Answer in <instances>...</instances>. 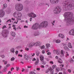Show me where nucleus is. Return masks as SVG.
<instances>
[{"label": "nucleus", "mask_w": 74, "mask_h": 74, "mask_svg": "<svg viewBox=\"0 0 74 74\" xmlns=\"http://www.w3.org/2000/svg\"><path fill=\"white\" fill-rule=\"evenodd\" d=\"M73 14L72 12H65L64 16L65 18L64 21H66V25L68 26H72L74 24V17H73Z\"/></svg>", "instance_id": "1"}, {"label": "nucleus", "mask_w": 74, "mask_h": 74, "mask_svg": "<svg viewBox=\"0 0 74 74\" xmlns=\"http://www.w3.org/2000/svg\"><path fill=\"white\" fill-rule=\"evenodd\" d=\"M48 23L47 21H44L42 22L40 25L38 23H36L33 25L32 27V29L34 30H37L38 28H45L48 26Z\"/></svg>", "instance_id": "2"}, {"label": "nucleus", "mask_w": 74, "mask_h": 74, "mask_svg": "<svg viewBox=\"0 0 74 74\" xmlns=\"http://www.w3.org/2000/svg\"><path fill=\"white\" fill-rule=\"evenodd\" d=\"M13 16L15 18H16L17 20H21V16L22 14L20 12H16L13 14Z\"/></svg>", "instance_id": "3"}, {"label": "nucleus", "mask_w": 74, "mask_h": 74, "mask_svg": "<svg viewBox=\"0 0 74 74\" xmlns=\"http://www.w3.org/2000/svg\"><path fill=\"white\" fill-rule=\"evenodd\" d=\"M15 8L18 11H21L23 9V5L21 3H16L15 5Z\"/></svg>", "instance_id": "4"}, {"label": "nucleus", "mask_w": 74, "mask_h": 74, "mask_svg": "<svg viewBox=\"0 0 74 74\" xmlns=\"http://www.w3.org/2000/svg\"><path fill=\"white\" fill-rule=\"evenodd\" d=\"M62 11V8L61 7H56L54 10L53 12L56 14H59L60 12Z\"/></svg>", "instance_id": "5"}, {"label": "nucleus", "mask_w": 74, "mask_h": 74, "mask_svg": "<svg viewBox=\"0 0 74 74\" xmlns=\"http://www.w3.org/2000/svg\"><path fill=\"white\" fill-rule=\"evenodd\" d=\"M8 33L6 31H3L2 32V36L3 37H7L8 36Z\"/></svg>", "instance_id": "6"}, {"label": "nucleus", "mask_w": 74, "mask_h": 74, "mask_svg": "<svg viewBox=\"0 0 74 74\" xmlns=\"http://www.w3.org/2000/svg\"><path fill=\"white\" fill-rule=\"evenodd\" d=\"M50 1L52 4H56L58 3L59 0H50Z\"/></svg>", "instance_id": "7"}, {"label": "nucleus", "mask_w": 74, "mask_h": 74, "mask_svg": "<svg viewBox=\"0 0 74 74\" xmlns=\"http://www.w3.org/2000/svg\"><path fill=\"white\" fill-rule=\"evenodd\" d=\"M5 15V12L2 10H0V17L2 18Z\"/></svg>", "instance_id": "8"}, {"label": "nucleus", "mask_w": 74, "mask_h": 74, "mask_svg": "<svg viewBox=\"0 0 74 74\" xmlns=\"http://www.w3.org/2000/svg\"><path fill=\"white\" fill-rule=\"evenodd\" d=\"M69 34L70 35L74 36V29H71L69 32Z\"/></svg>", "instance_id": "9"}, {"label": "nucleus", "mask_w": 74, "mask_h": 74, "mask_svg": "<svg viewBox=\"0 0 74 74\" xmlns=\"http://www.w3.org/2000/svg\"><path fill=\"white\" fill-rule=\"evenodd\" d=\"M34 46L36 47H37V46H39V45H40L41 44V42L40 41L37 42L35 43H34Z\"/></svg>", "instance_id": "10"}, {"label": "nucleus", "mask_w": 74, "mask_h": 74, "mask_svg": "<svg viewBox=\"0 0 74 74\" xmlns=\"http://www.w3.org/2000/svg\"><path fill=\"white\" fill-rule=\"evenodd\" d=\"M34 45V43L33 42H32L28 46V48H32Z\"/></svg>", "instance_id": "11"}, {"label": "nucleus", "mask_w": 74, "mask_h": 74, "mask_svg": "<svg viewBox=\"0 0 74 74\" xmlns=\"http://www.w3.org/2000/svg\"><path fill=\"white\" fill-rule=\"evenodd\" d=\"M65 52L64 51V52L63 50H61L60 52L61 54V55L60 56L61 57H63L64 56V54Z\"/></svg>", "instance_id": "12"}, {"label": "nucleus", "mask_w": 74, "mask_h": 74, "mask_svg": "<svg viewBox=\"0 0 74 74\" xmlns=\"http://www.w3.org/2000/svg\"><path fill=\"white\" fill-rule=\"evenodd\" d=\"M39 34H40L39 32L38 31H36L34 32V36H38Z\"/></svg>", "instance_id": "13"}, {"label": "nucleus", "mask_w": 74, "mask_h": 74, "mask_svg": "<svg viewBox=\"0 0 74 74\" xmlns=\"http://www.w3.org/2000/svg\"><path fill=\"white\" fill-rule=\"evenodd\" d=\"M24 56L25 57V58L26 60H29V57H28V56L26 54H24Z\"/></svg>", "instance_id": "14"}, {"label": "nucleus", "mask_w": 74, "mask_h": 74, "mask_svg": "<svg viewBox=\"0 0 74 74\" xmlns=\"http://www.w3.org/2000/svg\"><path fill=\"white\" fill-rule=\"evenodd\" d=\"M11 34L13 37H14L15 36V33L13 31H12L11 32Z\"/></svg>", "instance_id": "15"}, {"label": "nucleus", "mask_w": 74, "mask_h": 74, "mask_svg": "<svg viewBox=\"0 0 74 74\" xmlns=\"http://www.w3.org/2000/svg\"><path fill=\"white\" fill-rule=\"evenodd\" d=\"M35 55V53H33V54H31V55H29V58H30V59H32L33 58V57H32V56H34Z\"/></svg>", "instance_id": "16"}, {"label": "nucleus", "mask_w": 74, "mask_h": 74, "mask_svg": "<svg viewBox=\"0 0 74 74\" xmlns=\"http://www.w3.org/2000/svg\"><path fill=\"white\" fill-rule=\"evenodd\" d=\"M58 36L60 37H61L62 38H64V35L61 34H59L58 35Z\"/></svg>", "instance_id": "17"}, {"label": "nucleus", "mask_w": 74, "mask_h": 74, "mask_svg": "<svg viewBox=\"0 0 74 74\" xmlns=\"http://www.w3.org/2000/svg\"><path fill=\"white\" fill-rule=\"evenodd\" d=\"M32 18H36V15L34 14L33 13H32L31 17Z\"/></svg>", "instance_id": "18"}, {"label": "nucleus", "mask_w": 74, "mask_h": 74, "mask_svg": "<svg viewBox=\"0 0 74 74\" xmlns=\"http://www.w3.org/2000/svg\"><path fill=\"white\" fill-rule=\"evenodd\" d=\"M39 63V60H38V59H37V60L36 62L34 63L35 65H38Z\"/></svg>", "instance_id": "19"}, {"label": "nucleus", "mask_w": 74, "mask_h": 74, "mask_svg": "<svg viewBox=\"0 0 74 74\" xmlns=\"http://www.w3.org/2000/svg\"><path fill=\"white\" fill-rule=\"evenodd\" d=\"M7 7V5L6 3H5L3 4V9H5V8H6Z\"/></svg>", "instance_id": "20"}, {"label": "nucleus", "mask_w": 74, "mask_h": 74, "mask_svg": "<svg viewBox=\"0 0 74 74\" xmlns=\"http://www.w3.org/2000/svg\"><path fill=\"white\" fill-rule=\"evenodd\" d=\"M68 47L69 48H72L73 46L71 45V44L70 43H69L68 45Z\"/></svg>", "instance_id": "21"}, {"label": "nucleus", "mask_w": 74, "mask_h": 74, "mask_svg": "<svg viewBox=\"0 0 74 74\" xmlns=\"http://www.w3.org/2000/svg\"><path fill=\"white\" fill-rule=\"evenodd\" d=\"M11 52L14 53L15 52V49L14 48H12L10 49Z\"/></svg>", "instance_id": "22"}, {"label": "nucleus", "mask_w": 74, "mask_h": 74, "mask_svg": "<svg viewBox=\"0 0 74 74\" xmlns=\"http://www.w3.org/2000/svg\"><path fill=\"white\" fill-rule=\"evenodd\" d=\"M7 70V67H5L3 69V70L2 71L4 73Z\"/></svg>", "instance_id": "23"}, {"label": "nucleus", "mask_w": 74, "mask_h": 74, "mask_svg": "<svg viewBox=\"0 0 74 74\" xmlns=\"http://www.w3.org/2000/svg\"><path fill=\"white\" fill-rule=\"evenodd\" d=\"M58 63H63V62L62 61V60L60 58H59L58 60Z\"/></svg>", "instance_id": "24"}, {"label": "nucleus", "mask_w": 74, "mask_h": 74, "mask_svg": "<svg viewBox=\"0 0 74 74\" xmlns=\"http://www.w3.org/2000/svg\"><path fill=\"white\" fill-rule=\"evenodd\" d=\"M40 60H41V61H42L44 60V56H41L40 57Z\"/></svg>", "instance_id": "25"}, {"label": "nucleus", "mask_w": 74, "mask_h": 74, "mask_svg": "<svg viewBox=\"0 0 74 74\" xmlns=\"http://www.w3.org/2000/svg\"><path fill=\"white\" fill-rule=\"evenodd\" d=\"M41 62L42 63V64H44V65H45V64H46L47 63V62L45 61L44 60L42 61H41Z\"/></svg>", "instance_id": "26"}, {"label": "nucleus", "mask_w": 74, "mask_h": 74, "mask_svg": "<svg viewBox=\"0 0 74 74\" xmlns=\"http://www.w3.org/2000/svg\"><path fill=\"white\" fill-rule=\"evenodd\" d=\"M46 46L47 48H48L49 47H50L51 46V45H50V44H47L46 45Z\"/></svg>", "instance_id": "27"}, {"label": "nucleus", "mask_w": 74, "mask_h": 74, "mask_svg": "<svg viewBox=\"0 0 74 74\" xmlns=\"http://www.w3.org/2000/svg\"><path fill=\"white\" fill-rule=\"evenodd\" d=\"M54 41H55L56 43H60V40H54Z\"/></svg>", "instance_id": "28"}, {"label": "nucleus", "mask_w": 74, "mask_h": 74, "mask_svg": "<svg viewBox=\"0 0 74 74\" xmlns=\"http://www.w3.org/2000/svg\"><path fill=\"white\" fill-rule=\"evenodd\" d=\"M54 71L53 69H51L50 71V74H54Z\"/></svg>", "instance_id": "29"}, {"label": "nucleus", "mask_w": 74, "mask_h": 74, "mask_svg": "<svg viewBox=\"0 0 74 74\" xmlns=\"http://www.w3.org/2000/svg\"><path fill=\"white\" fill-rule=\"evenodd\" d=\"M69 62L71 63H73V62H74V60L73 59V58H71L69 60Z\"/></svg>", "instance_id": "30"}, {"label": "nucleus", "mask_w": 74, "mask_h": 74, "mask_svg": "<svg viewBox=\"0 0 74 74\" xmlns=\"http://www.w3.org/2000/svg\"><path fill=\"white\" fill-rule=\"evenodd\" d=\"M56 53H57L58 55H59L60 54V51H59L57 50Z\"/></svg>", "instance_id": "31"}, {"label": "nucleus", "mask_w": 74, "mask_h": 74, "mask_svg": "<svg viewBox=\"0 0 74 74\" xmlns=\"http://www.w3.org/2000/svg\"><path fill=\"white\" fill-rule=\"evenodd\" d=\"M12 26L13 27V29H14L15 30H16V27H15V25H13Z\"/></svg>", "instance_id": "32"}, {"label": "nucleus", "mask_w": 74, "mask_h": 74, "mask_svg": "<svg viewBox=\"0 0 74 74\" xmlns=\"http://www.w3.org/2000/svg\"><path fill=\"white\" fill-rule=\"evenodd\" d=\"M56 70L57 71H59L60 70V69L58 67H57L56 68Z\"/></svg>", "instance_id": "33"}, {"label": "nucleus", "mask_w": 74, "mask_h": 74, "mask_svg": "<svg viewBox=\"0 0 74 74\" xmlns=\"http://www.w3.org/2000/svg\"><path fill=\"white\" fill-rule=\"evenodd\" d=\"M44 5V4L43 3H40L39 5V6H42V5Z\"/></svg>", "instance_id": "34"}, {"label": "nucleus", "mask_w": 74, "mask_h": 74, "mask_svg": "<svg viewBox=\"0 0 74 74\" xmlns=\"http://www.w3.org/2000/svg\"><path fill=\"white\" fill-rule=\"evenodd\" d=\"M66 57H67V56H69V54L67 52H66Z\"/></svg>", "instance_id": "35"}, {"label": "nucleus", "mask_w": 74, "mask_h": 74, "mask_svg": "<svg viewBox=\"0 0 74 74\" xmlns=\"http://www.w3.org/2000/svg\"><path fill=\"white\" fill-rule=\"evenodd\" d=\"M25 4H29V2L28 1H25Z\"/></svg>", "instance_id": "36"}, {"label": "nucleus", "mask_w": 74, "mask_h": 74, "mask_svg": "<svg viewBox=\"0 0 74 74\" xmlns=\"http://www.w3.org/2000/svg\"><path fill=\"white\" fill-rule=\"evenodd\" d=\"M56 65H54L53 66L52 68L53 69H55V68H56Z\"/></svg>", "instance_id": "37"}, {"label": "nucleus", "mask_w": 74, "mask_h": 74, "mask_svg": "<svg viewBox=\"0 0 74 74\" xmlns=\"http://www.w3.org/2000/svg\"><path fill=\"white\" fill-rule=\"evenodd\" d=\"M44 48H45V46L44 45H43L40 47V48L42 49H44Z\"/></svg>", "instance_id": "38"}, {"label": "nucleus", "mask_w": 74, "mask_h": 74, "mask_svg": "<svg viewBox=\"0 0 74 74\" xmlns=\"http://www.w3.org/2000/svg\"><path fill=\"white\" fill-rule=\"evenodd\" d=\"M29 74H36V73H34V72H32V71H31V72H30L29 73Z\"/></svg>", "instance_id": "39"}, {"label": "nucleus", "mask_w": 74, "mask_h": 74, "mask_svg": "<svg viewBox=\"0 0 74 74\" xmlns=\"http://www.w3.org/2000/svg\"><path fill=\"white\" fill-rule=\"evenodd\" d=\"M28 16H29L30 17H31L32 16V13H28L27 14Z\"/></svg>", "instance_id": "40"}, {"label": "nucleus", "mask_w": 74, "mask_h": 74, "mask_svg": "<svg viewBox=\"0 0 74 74\" xmlns=\"http://www.w3.org/2000/svg\"><path fill=\"white\" fill-rule=\"evenodd\" d=\"M14 60H15V58L12 57L11 59L10 60H11V61H13Z\"/></svg>", "instance_id": "41"}, {"label": "nucleus", "mask_w": 74, "mask_h": 74, "mask_svg": "<svg viewBox=\"0 0 74 74\" xmlns=\"http://www.w3.org/2000/svg\"><path fill=\"white\" fill-rule=\"evenodd\" d=\"M8 22H12L11 20V19H9V20H8L6 22L8 23Z\"/></svg>", "instance_id": "42"}, {"label": "nucleus", "mask_w": 74, "mask_h": 74, "mask_svg": "<svg viewBox=\"0 0 74 74\" xmlns=\"http://www.w3.org/2000/svg\"><path fill=\"white\" fill-rule=\"evenodd\" d=\"M40 53V52L38 51L36 53V55L37 56H38L39 55V54Z\"/></svg>", "instance_id": "43"}, {"label": "nucleus", "mask_w": 74, "mask_h": 74, "mask_svg": "<svg viewBox=\"0 0 74 74\" xmlns=\"http://www.w3.org/2000/svg\"><path fill=\"white\" fill-rule=\"evenodd\" d=\"M56 52H57V50H54L53 51V53H54V54L56 53Z\"/></svg>", "instance_id": "44"}, {"label": "nucleus", "mask_w": 74, "mask_h": 74, "mask_svg": "<svg viewBox=\"0 0 74 74\" xmlns=\"http://www.w3.org/2000/svg\"><path fill=\"white\" fill-rule=\"evenodd\" d=\"M1 57L2 58H4V57H5V56L4 55H2L1 56Z\"/></svg>", "instance_id": "45"}, {"label": "nucleus", "mask_w": 74, "mask_h": 74, "mask_svg": "<svg viewBox=\"0 0 74 74\" xmlns=\"http://www.w3.org/2000/svg\"><path fill=\"white\" fill-rule=\"evenodd\" d=\"M5 28H7V27H6V25H4L2 28L3 29H4Z\"/></svg>", "instance_id": "46"}, {"label": "nucleus", "mask_w": 74, "mask_h": 74, "mask_svg": "<svg viewBox=\"0 0 74 74\" xmlns=\"http://www.w3.org/2000/svg\"><path fill=\"white\" fill-rule=\"evenodd\" d=\"M66 51H70V49H69V48L68 47V48H67Z\"/></svg>", "instance_id": "47"}, {"label": "nucleus", "mask_w": 74, "mask_h": 74, "mask_svg": "<svg viewBox=\"0 0 74 74\" xmlns=\"http://www.w3.org/2000/svg\"><path fill=\"white\" fill-rule=\"evenodd\" d=\"M49 71L48 70H46L45 71V73H48Z\"/></svg>", "instance_id": "48"}, {"label": "nucleus", "mask_w": 74, "mask_h": 74, "mask_svg": "<svg viewBox=\"0 0 74 74\" xmlns=\"http://www.w3.org/2000/svg\"><path fill=\"white\" fill-rule=\"evenodd\" d=\"M12 70H14V68L13 67H12L11 69V71H12Z\"/></svg>", "instance_id": "49"}, {"label": "nucleus", "mask_w": 74, "mask_h": 74, "mask_svg": "<svg viewBox=\"0 0 74 74\" xmlns=\"http://www.w3.org/2000/svg\"><path fill=\"white\" fill-rule=\"evenodd\" d=\"M68 71L69 73H71V69H68Z\"/></svg>", "instance_id": "50"}, {"label": "nucleus", "mask_w": 74, "mask_h": 74, "mask_svg": "<svg viewBox=\"0 0 74 74\" xmlns=\"http://www.w3.org/2000/svg\"><path fill=\"white\" fill-rule=\"evenodd\" d=\"M16 55H18V51H16L15 52Z\"/></svg>", "instance_id": "51"}, {"label": "nucleus", "mask_w": 74, "mask_h": 74, "mask_svg": "<svg viewBox=\"0 0 74 74\" xmlns=\"http://www.w3.org/2000/svg\"><path fill=\"white\" fill-rule=\"evenodd\" d=\"M36 59L35 58H34L32 60V61H36Z\"/></svg>", "instance_id": "52"}, {"label": "nucleus", "mask_w": 74, "mask_h": 74, "mask_svg": "<svg viewBox=\"0 0 74 74\" xmlns=\"http://www.w3.org/2000/svg\"><path fill=\"white\" fill-rule=\"evenodd\" d=\"M10 66V64H8L6 65V67H9V66Z\"/></svg>", "instance_id": "53"}, {"label": "nucleus", "mask_w": 74, "mask_h": 74, "mask_svg": "<svg viewBox=\"0 0 74 74\" xmlns=\"http://www.w3.org/2000/svg\"><path fill=\"white\" fill-rule=\"evenodd\" d=\"M25 50H26V51H29V49L27 48H25Z\"/></svg>", "instance_id": "54"}, {"label": "nucleus", "mask_w": 74, "mask_h": 74, "mask_svg": "<svg viewBox=\"0 0 74 74\" xmlns=\"http://www.w3.org/2000/svg\"><path fill=\"white\" fill-rule=\"evenodd\" d=\"M40 67H41L42 68H44V67H45L44 66L42 65H41V66H40Z\"/></svg>", "instance_id": "55"}, {"label": "nucleus", "mask_w": 74, "mask_h": 74, "mask_svg": "<svg viewBox=\"0 0 74 74\" xmlns=\"http://www.w3.org/2000/svg\"><path fill=\"white\" fill-rule=\"evenodd\" d=\"M53 70V69H52L51 67H50L49 68V70Z\"/></svg>", "instance_id": "56"}, {"label": "nucleus", "mask_w": 74, "mask_h": 74, "mask_svg": "<svg viewBox=\"0 0 74 74\" xmlns=\"http://www.w3.org/2000/svg\"><path fill=\"white\" fill-rule=\"evenodd\" d=\"M27 68H28L29 69H30V68H32V66H28Z\"/></svg>", "instance_id": "57"}, {"label": "nucleus", "mask_w": 74, "mask_h": 74, "mask_svg": "<svg viewBox=\"0 0 74 74\" xmlns=\"http://www.w3.org/2000/svg\"><path fill=\"white\" fill-rule=\"evenodd\" d=\"M68 47H64V49H65V51H66L67 50V49Z\"/></svg>", "instance_id": "58"}, {"label": "nucleus", "mask_w": 74, "mask_h": 74, "mask_svg": "<svg viewBox=\"0 0 74 74\" xmlns=\"http://www.w3.org/2000/svg\"><path fill=\"white\" fill-rule=\"evenodd\" d=\"M16 71H18V70H19V67L18 68L17 67H16Z\"/></svg>", "instance_id": "59"}, {"label": "nucleus", "mask_w": 74, "mask_h": 74, "mask_svg": "<svg viewBox=\"0 0 74 74\" xmlns=\"http://www.w3.org/2000/svg\"><path fill=\"white\" fill-rule=\"evenodd\" d=\"M51 52H49L47 53V54L48 55H51Z\"/></svg>", "instance_id": "60"}, {"label": "nucleus", "mask_w": 74, "mask_h": 74, "mask_svg": "<svg viewBox=\"0 0 74 74\" xmlns=\"http://www.w3.org/2000/svg\"><path fill=\"white\" fill-rule=\"evenodd\" d=\"M7 64V61H5L4 62V64Z\"/></svg>", "instance_id": "61"}, {"label": "nucleus", "mask_w": 74, "mask_h": 74, "mask_svg": "<svg viewBox=\"0 0 74 74\" xmlns=\"http://www.w3.org/2000/svg\"><path fill=\"white\" fill-rule=\"evenodd\" d=\"M8 73V74H11V72L10 71H9Z\"/></svg>", "instance_id": "62"}, {"label": "nucleus", "mask_w": 74, "mask_h": 74, "mask_svg": "<svg viewBox=\"0 0 74 74\" xmlns=\"http://www.w3.org/2000/svg\"><path fill=\"white\" fill-rule=\"evenodd\" d=\"M50 63H51L53 64V61H50Z\"/></svg>", "instance_id": "63"}, {"label": "nucleus", "mask_w": 74, "mask_h": 74, "mask_svg": "<svg viewBox=\"0 0 74 74\" xmlns=\"http://www.w3.org/2000/svg\"><path fill=\"white\" fill-rule=\"evenodd\" d=\"M54 23H55V21H53V22L52 23V24L53 25H54Z\"/></svg>", "instance_id": "64"}]
</instances>
